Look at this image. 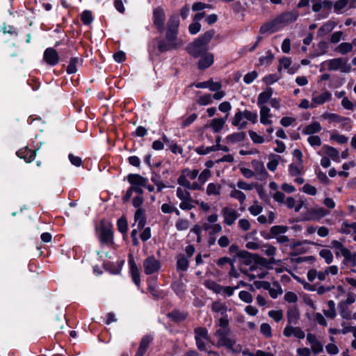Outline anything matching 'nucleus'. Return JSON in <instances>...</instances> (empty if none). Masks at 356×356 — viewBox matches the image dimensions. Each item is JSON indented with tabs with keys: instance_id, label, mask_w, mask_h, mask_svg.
Listing matches in <instances>:
<instances>
[{
	"instance_id": "7ed1b4c3",
	"label": "nucleus",
	"mask_w": 356,
	"mask_h": 356,
	"mask_svg": "<svg viewBox=\"0 0 356 356\" xmlns=\"http://www.w3.org/2000/svg\"><path fill=\"white\" fill-rule=\"evenodd\" d=\"M214 336L217 339L218 346H225L235 353H240L242 350L241 346L236 344L235 339L230 337L229 320L227 317L224 316L218 320V328Z\"/></svg>"
},
{
	"instance_id": "c756f323",
	"label": "nucleus",
	"mask_w": 356,
	"mask_h": 356,
	"mask_svg": "<svg viewBox=\"0 0 356 356\" xmlns=\"http://www.w3.org/2000/svg\"><path fill=\"white\" fill-rule=\"evenodd\" d=\"M272 95L273 90L271 88H268L266 91L261 92L257 98V105L259 108L262 106H266V104L270 101Z\"/></svg>"
},
{
	"instance_id": "4468645a",
	"label": "nucleus",
	"mask_w": 356,
	"mask_h": 356,
	"mask_svg": "<svg viewBox=\"0 0 356 356\" xmlns=\"http://www.w3.org/2000/svg\"><path fill=\"white\" fill-rule=\"evenodd\" d=\"M285 337H294L297 339H302L305 337V333L300 327L293 326V324H287L283 330Z\"/></svg>"
},
{
	"instance_id": "412c9836",
	"label": "nucleus",
	"mask_w": 356,
	"mask_h": 356,
	"mask_svg": "<svg viewBox=\"0 0 356 356\" xmlns=\"http://www.w3.org/2000/svg\"><path fill=\"white\" fill-rule=\"evenodd\" d=\"M331 247L335 250V254L337 256L341 254L345 259L347 257H350V251L347 249L344 245L339 241H332L331 243Z\"/></svg>"
},
{
	"instance_id": "6ab92c4d",
	"label": "nucleus",
	"mask_w": 356,
	"mask_h": 356,
	"mask_svg": "<svg viewBox=\"0 0 356 356\" xmlns=\"http://www.w3.org/2000/svg\"><path fill=\"white\" fill-rule=\"evenodd\" d=\"M139 206L135 212L134 221L139 229H143L146 223L145 210Z\"/></svg>"
},
{
	"instance_id": "c9c22d12",
	"label": "nucleus",
	"mask_w": 356,
	"mask_h": 356,
	"mask_svg": "<svg viewBox=\"0 0 356 356\" xmlns=\"http://www.w3.org/2000/svg\"><path fill=\"white\" fill-rule=\"evenodd\" d=\"M221 186L216 183H209L206 189V193L209 196H218L221 193Z\"/></svg>"
},
{
	"instance_id": "0eeeda50",
	"label": "nucleus",
	"mask_w": 356,
	"mask_h": 356,
	"mask_svg": "<svg viewBox=\"0 0 356 356\" xmlns=\"http://www.w3.org/2000/svg\"><path fill=\"white\" fill-rule=\"evenodd\" d=\"M177 35L166 33L165 40H157V48L160 53L177 49L183 45L184 42L177 38Z\"/></svg>"
},
{
	"instance_id": "f3484780",
	"label": "nucleus",
	"mask_w": 356,
	"mask_h": 356,
	"mask_svg": "<svg viewBox=\"0 0 356 356\" xmlns=\"http://www.w3.org/2000/svg\"><path fill=\"white\" fill-rule=\"evenodd\" d=\"M207 50L208 47H205L197 40L190 44L187 47L188 52L194 57H199L207 53Z\"/></svg>"
},
{
	"instance_id": "69168bd1",
	"label": "nucleus",
	"mask_w": 356,
	"mask_h": 356,
	"mask_svg": "<svg viewBox=\"0 0 356 356\" xmlns=\"http://www.w3.org/2000/svg\"><path fill=\"white\" fill-rule=\"evenodd\" d=\"M307 142L313 147H319L321 145V140L318 136L312 135L309 136L307 138Z\"/></svg>"
},
{
	"instance_id": "49530a36",
	"label": "nucleus",
	"mask_w": 356,
	"mask_h": 356,
	"mask_svg": "<svg viewBox=\"0 0 356 356\" xmlns=\"http://www.w3.org/2000/svg\"><path fill=\"white\" fill-rule=\"evenodd\" d=\"M334 51L342 55H345L351 52L353 49L351 47V44H350L349 42H342L335 48Z\"/></svg>"
},
{
	"instance_id": "ddd939ff",
	"label": "nucleus",
	"mask_w": 356,
	"mask_h": 356,
	"mask_svg": "<svg viewBox=\"0 0 356 356\" xmlns=\"http://www.w3.org/2000/svg\"><path fill=\"white\" fill-rule=\"evenodd\" d=\"M330 213V211L323 207H315L309 209L305 214V219L307 220H319Z\"/></svg>"
},
{
	"instance_id": "c85d7f7f",
	"label": "nucleus",
	"mask_w": 356,
	"mask_h": 356,
	"mask_svg": "<svg viewBox=\"0 0 356 356\" xmlns=\"http://www.w3.org/2000/svg\"><path fill=\"white\" fill-rule=\"evenodd\" d=\"M321 129V124L317 121H314L304 128L302 134L305 135H313L320 132Z\"/></svg>"
},
{
	"instance_id": "de8ad7c7",
	"label": "nucleus",
	"mask_w": 356,
	"mask_h": 356,
	"mask_svg": "<svg viewBox=\"0 0 356 356\" xmlns=\"http://www.w3.org/2000/svg\"><path fill=\"white\" fill-rule=\"evenodd\" d=\"M214 35L213 31H209L206 33H204L203 35H202L197 41L200 42L201 44L204 45L205 47H208L209 42L212 39L213 36Z\"/></svg>"
},
{
	"instance_id": "7c9ffc66",
	"label": "nucleus",
	"mask_w": 356,
	"mask_h": 356,
	"mask_svg": "<svg viewBox=\"0 0 356 356\" xmlns=\"http://www.w3.org/2000/svg\"><path fill=\"white\" fill-rule=\"evenodd\" d=\"M250 270L251 272H256V273H246L247 275L248 276V277L250 278V280H252L257 277L258 278H264L265 277L267 274H268V272L266 270H264L263 269H258L257 266L256 265H252L250 267Z\"/></svg>"
},
{
	"instance_id": "f03ea898",
	"label": "nucleus",
	"mask_w": 356,
	"mask_h": 356,
	"mask_svg": "<svg viewBox=\"0 0 356 356\" xmlns=\"http://www.w3.org/2000/svg\"><path fill=\"white\" fill-rule=\"evenodd\" d=\"M127 179L128 182L130 184V186L122 195V202L124 203H127L129 202L133 195V193H135L136 195L133 197V206L134 207L142 206L144 202V198L143 196V188L146 186V184L148 183V179L143 177L138 174H129Z\"/></svg>"
},
{
	"instance_id": "20e7f679",
	"label": "nucleus",
	"mask_w": 356,
	"mask_h": 356,
	"mask_svg": "<svg viewBox=\"0 0 356 356\" xmlns=\"http://www.w3.org/2000/svg\"><path fill=\"white\" fill-rule=\"evenodd\" d=\"M298 14L294 12L284 13L273 20L264 24L260 28L261 33L276 32L289 23L296 20Z\"/></svg>"
},
{
	"instance_id": "2f4dec72",
	"label": "nucleus",
	"mask_w": 356,
	"mask_h": 356,
	"mask_svg": "<svg viewBox=\"0 0 356 356\" xmlns=\"http://www.w3.org/2000/svg\"><path fill=\"white\" fill-rule=\"evenodd\" d=\"M355 0H339L334 5V12L337 13H339L341 10L346 8L348 4H350V8L355 7Z\"/></svg>"
},
{
	"instance_id": "4be33fe9",
	"label": "nucleus",
	"mask_w": 356,
	"mask_h": 356,
	"mask_svg": "<svg viewBox=\"0 0 356 356\" xmlns=\"http://www.w3.org/2000/svg\"><path fill=\"white\" fill-rule=\"evenodd\" d=\"M200 56L201 58L198 63L199 69H207L213 63L214 57L211 53H206Z\"/></svg>"
},
{
	"instance_id": "f8f14e48",
	"label": "nucleus",
	"mask_w": 356,
	"mask_h": 356,
	"mask_svg": "<svg viewBox=\"0 0 356 356\" xmlns=\"http://www.w3.org/2000/svg\"><path fill=\"white\" fill-rule=\"evenodd\" d=\"M144 271L147 275H151L158 272L161 268V262L154 256L147 257L143 264Z\"/></svg>"
},
{
	"instance_id": "72a5a7b5",
	"label": "nucleus",
	"mask_w": 356,
	"mask_h": 356,
	"mask_svg": "<svg viewBox=\"0 0 356 356\" xmlns=\"http://www.w3.org/2000/svg\"><path fill=\"white\" fill-rule=\"evenodd\" d=\"M303 169V162H293L289 166V174L293 177L302 174Z\"/></svg>"
},
{
	"instance_id": "6e6d98bb",
	"label": "nucleus",
	"mask_w": 356,
	"mask_h": 356,
	"mask_svg": "<svg viewBox=\"0 0 356 356\" xmlns=\"http://www.w3.org/2000/svg\"><path fill=\"white\" fill-rule=\"evenodd\" d=\"M212 102V96L209 94L202 95L197 100V103L200 106H207Z\"/></svg>"
},
{
	"instance_id": "09e8293b",
	"label": "nucleus",
	"mask_w": 356,
	"mask_h": 356,
	"mask_svg": "<svg viewBox=\"0 0 356 356\" xmlns=\"http://www.w3.org/2000/svg\"><path fill=\"white\" fill-rule=\"evenodd\" d=\"M319 255L323 258L327 264H330L333 261L334 257L332 252L327 249H322L319 252Z\"/></svg>"
},
{
	"instance_id": "4d7b16f0",
	"label": "nucleus",
	"mask_w": 356,
	"mask_h": 356,
	"mask_svg": "<svg viewBox=\"0 0 356 356\" xmlns=\"http://www.w3.org/2000/svg\"><path fill=\"white\" fill-rule=\"evenodd\" d=\"M329 3L326 1L313 0L312 10L314 12H318L323 7H328Z\"/></svg>"
},
{
	"instance_id": "ea45409f",
	"label": "nucleus",
	"mask_w": 356,
	"mask_h": 356,
	"mask_svg": "<svg viewBox=\"0 0 356 356\" xmlns=\"http://www.w3.org/2000/svg\"><path fill=\"white\" fill-rule=\"evenodd\" d=\"M245 138V134L244 132H236L228 135L226 137V140L229 143H236L243 141Z\"/></svg>"
},
{
	"instance_id": "a211bd4d",
	"label": "nucleus",
	"mask_w": 356,
	"mask_h": 356,
	"mask_svg": "<svg viewBox=\"0 0 356 356\" xmlns=\"http://www.w3.org/2000/svg\"><path fill=\"white\" fill-rule=\"evenodd\" d=\"M259 120L265 126L273 124V115L270 108L267 106H262L259 108Z\"/></svg>"
},
{
	"instance_id": "bb28decb",
	"label": "nucleus",
	"mask_w": 356,
	"mask_h": 356,
	"mask_svg": "<svg viewBox=\"0 0 356 356\" xmlns=\"http://www.w3.org/2000/svg\"><path fill=\"white\" fill-rule=\"evenodd\" d=\"M17 155L21 158L24 159L26 163L31 162L35 156V152L30 149L24 148L21 149L17 152Z\"/></svg>"
},
{
	"instance_id": "0e129e2a",
	"label": "nucleus",
	"mask_w": 356,
	"mask_h": 356,
	"mask_svg": "<svg viewBox=\"0 0 356 356\" xmlns=\"http://www.w3.org/2000/svg\"><path fill=\"white\" fill-rule=\"evenodd\" d=\"M268 314L276 322H280L283 318V312L282 310H270Z\"/></svg>"
},
{
	"instance_id": "5fc2aeb1",
	"label": "nucleus",
	"mask_w": 356,
	"mask_h": 356,
	"mask_svg": "<svg viewBox=\"0 0 356 356\" xmlns=\"http://www.w3.org/2000/svg\"><path fill=\"white\" fill-rule=\"evenodd\" d=\"M79 64L78 58H72L67 67V72L68 74H74L77 71V65Z\"/></svg>"
},
{
	"instance_id": "3c124183",
	"label": "nucleus",
	"mask_w": 356,
	"mask_h": 356,
	"mask_svg": "<svg viewBox=\"0 0 356 356\" xmlns=\"http://www.w3.org/2000/svg\"><path fill=\"white\" fill-rule=\"evenodd\" d=\"M238 189L243 191H252L256 186L254 183H248L243 180H238L235 185Z\"/></svg>"
},
{
	"instance_id": "dca6fc26",
	"label": "nucleus",
	"mask_w": 356,
	"mask_h": 356,
	"mask_svg": "<svg viewBox=\"0 0 356 356\" xmlns=\"http://www.w3.org/2000/svg\"><path fill=\"white\" fill-rule=\"evenodd\" d=\"M221 214L223 217L224 223L229 226L234 224L238 218L237 211L229 207H224L221 211Z\"/></svg>"
},
{
	"instance_id": "052dcab7",
	"label": "nucleus",
	"mask_w": 356,
	"mask_h": 356,
	"mask_svg": "<svg viewBox=\"0 0 356 356\" xmlns=\"http://www.w3.org/2000/svg\"><path fill=\"white\" fill-rule=\"evenodd\" d=\"M261 333L267 338L272 337L271 327L268 323H264L260 326Z\"/></svg>"
},
{
	"instance_id": "f704fd0d",
	"label": "nucleus",
	"mask_w": 356,
	"mask_h": 356,
	"mask_svg": "<svg viewBox=\"0 0 356 356\" xmlns=\"http://www.w3.org/2000/svg\"><path fill=\"white\" fill-rule=\"evenodd\" d=\"M327 305L328 308L323 309V314L327 318L334 319L337 316L335 302L332 300H330Z\"/></svg>"
},
{
	"instance_id": "39448f33",
	"label": "nucleus",
	"mask_w": 356,
	"mask_h": 356,
	"mask_svg": "<svg viewBox=\"0 0 356 356\" xmlns=\"http://www.w3.org/2000/svg\"><path fill=\"white\" fill-rule=\"evenodd\" d=\"M252 124H256L258 121V115L256 111H250L249 110L238 111L234 114L232 124L238 129H243L248 125V122Z\"/></svg>"
},
{
	"instance_id": "338daca9",
	"label": "nucleus",
	"mask_w": 356,
	"mask_h": 356,
	"mask_svg": "<svg viewBox=\"0 0 356 356\" xmlns=\"http://www.w3.org/2000/svg\"><path fill=\"white\" fill-rule=\"evenodd\" d=\"M211 309L214 312L225 313L226 312V307L220 302L216 301L213 302Z\"/></svg>"
},
{
	"instance_id": "5701e85b",
	"label": "nucleus",
	"mask_w": 356,
	"mask_h": 356,
	"mask_svg": "<svg viewBox=\"0 0 356 356\" xmlns=\"http://www.w3.org/2000/svg\"><path fill=\"white\" fill-rule=\"evenodd\" d=\"M179 19L177 15H172L167 24V32L169 34L177 35Z\"/></svg>"
},
{
	"instance_id": "4c0bfd02",
	"label": "nucleus",
	"mask_w": 356,
	"mask_h": 356,
	"mask_svg": "<svg viewBox=\"0 0 356 356\" xmlns=\"http://www.w3.org/2000/svg\"><path fill=\"white\" fill-rule=\"evenodd\" d=\"M280 161V156L274 154H271L268 156V162L267 163V168L274 172L277 168V165Z\"/></svg>"
},
{
	"instance_id": "393cba45",
	"label": "nucleus",
	"mask_w": 356,
	"mask_h": 356,
	"mask_svg": "<svg viewBox=\"0 0 356 356\" xmlns=\"http://www.w3.org/2000/svg\"><path fill=\"white\" fill-rule=\"evenodd\" d=\"M227 119V115L224 118H214L209 122L208 127L211 128L215 133H218L223 129Z\"/></svg>"
},
{
	"instance_id": "13d9d810",
	"label": "nucleus",
	"mask_w": 356,
	"mask_h": 356,
	"mask_svg": "<svg viewBox=\"0 0 356 356\" xmlns=\"http://www.w3.org/2000/svg\"><path fill=\"white\" fill-rule=\"evenodd\" d=\"M238 297L241 300L245 303H251L253 301L252 294L246 291H241L238 293Z\"/></svg>"
},
{
	"instance_id": "cd10ccee",
	"label": "nucleus",
	"mask_w": 356,
	"mask_h": 356,
	"mask_svg": "<svg viewBox=\"0 0 356 356\" xmlns=\"http://www.w3.org/2000/svg\"><path fill=\"white\" fill-rule=\"evenodd\" d=\"M152 341V337L150 335H146L143 337L138 350L136 354V356H143L145 353L147 348Z\"/></svg>"
},
{
	"instance_id": "1a4fd4ad",
	"label": "nucleus",
	"mask_w": 356,
	"mask_h": 356,
	"mask_svg": "<svg viewBox=\"0 0 356 356\" xmlns=\"http://www.w3.org/2000/svg\"><path fill=\"white\" fill-rule=\"evenodd\" d=\"M327 68L330 70H339L343 73H348L351 71V66L347 61L342 58L330 59L326 61Z\"/></svg>"
},
{
	"instance_id": "2eb2a0df",
	"label": "nucleus",
	"mask_w": 356,
	"mask_h": 356,
	"mask_svg": "<svg viewBox=\"0 0 356 356\" xmlns=\"http://www.w3.org/2000/svg\"><path fill=\"white\" fill-rule=\"evenodd\" d=\"M165 15L163 8L157 7L153 10V23L159 32L164 31Z\"/></svg>"
},
{
	"instance_id": "a18cd8bd",
	"label": "nucleus",
	"mask_w": 356,
	"mask_h": 356,
	"mask_svg": "<svg viewBox=\"0 0 356 356\" xmlns=\"http://www.w3.org/2000/svg\"><path fill=\"white\" fill-rule=\"evenodd\" d=\"M288 231V227L284 225H275L270 229V233L273 237L282 235Z\"/></svg>"
},
{
	"instance_id": "603ef678",
	"label": "nucleus",
	"mask_w": 356,
	"mask_h": 356,
	"mask_svg": "<svg viewBox=\"0 0 356 356\" xmlns=\"http://www.w3.org/2000/svg\"><path fill=\"white\" fill-rule=\"evenodd\" d=\"M188 267V261L184 256H179L177 258V268L179 270L184 271Z\"/></svg>"
},
{
	"instance_id": "c03bdc74",
	"label": "nucleus",
	"mask_w": 356,
	"mask_h": 356,
	"mask_svg": "<svg viewBox=\"0 0 356 356\" xmlns=\"http://www.w3.org/2000/svg\"><path fill=\"white\" fill-rule=\"evenodd\" d=\"M287 321L288 324H296L300 315L296 309H291L287 312Z\"/></svg>"
},
{
	"instance_id": "bf43d9fd",
	"label": "nucleus",
	"mask_w": 356,
	"mask_h": 356,
	"mask_svg": "<svg viewBox=\"0 0 356 356\" xmlns=\"http://www.w3.org/2000/svg\"><path fill=\"white\" fill-rule=\"evenodd\" d=\"M204 285L207 289L212 290L216 293H220L221 286L215 282L208 280L204 282Z\"/></svg>"
},
{
	"instance_id": "79ce46f5",
	"label": "nucleus",
	"mask_w": 356,
	"mask_h": 356,
	"mask_svg": "<svg viewBox=\"0 0 356 356\" xmlns=\"http://www.w3.org/2000/svg\"><path fill=\"white\" fill-rule=\"evenodd\" d=\"M321 118L327 120L330 124H337L340 119V115L336 113L325 112L321 115Z\"/></svg>"
},
{
	"instance_id": "58836bf2",
	"label": "nucleus",
	"mask_w": 356,
	"mask_h": 356,
	"mask_svg": "<svg viewBox=\"0 0 356 356\" xmlns=\"http://www.w3.org/2000/svg\"><path fill=\"white\" fill-rule=\"evenodd\" d=\"M268 291L270 297L274 299L277 298L283 292L280 284L277 282H273L272 286L270 284Z\"/></svg>"
},
{
	"instance_id": "423d86ee",
	"label": "nucleus",
	"mask_w": 356,
	"mask_h": 356,
	"mask_svg": "<svg viewBox=\"0 0 356 356\" xmlns=\"http://www.w3.org/2000/svg\"><path fill=\"white\" fill-rule=\"evenodd\" d=\"M355 301L356 294L348 291L346 294V298L338 302L339 313L343 319L356 320V312H352L350 309V306Z\"/></svg>"
},
{
	"instance_id": "774afa93",
	"label": "nucleus",
	"mask_w": 356,
	"mask_h": 356,
	"mask_svg": "<svg viewBox=\"0 0 356 356\" xmlns=\"http://www.w3.org/2000/svg\"><path fill=\"white\" fill-rule=\"evenodd\" d=\"M249 135H250L251 140L254 143L261 144L265 142V139H264V136L258 134L255 131H250Z\"/></svg>"
},
{
	"instance_id": "9b49d317",
	"label": "nucleus",
	"mask_w": 356,
	"mask_h": 356,
	"mask_svg": "<svg viewBox=\"0 0 356 356\" xmlns=\"http://www.w3.org/2000/svg\"><path fill=\"white\" fill-rule=\"evenodd\" d=\"M332 93L327 90H323L320 93L314 92L312 95V108H316L330 102L332 99Z\"/></svg>"
},
{
	"instance_id": "a19ab883",
	"label": "nucleus",
	"mask_w": 356,
	"mask_h": 356,
	"mask_svg": "<svg viewBox=\"0 0 356 356\" xmlns=\"http://www.w3.org/2000/svg\"><path fill=\"white\" fill-rule=\"evenodd\" d=\"M336 24L334 22L329 21L324 24L318 30V35L319 36H323L327 33L331 32L335 27Z\"/></svg>"
},
{
	"instance_id": "6e6552de",
	"label": "nucleus",
	"mask_w": 356,
	"mask_h": 356,
	"mask_svg": "<svg viewBox=\"0 0 356 356\" xmlns=\"http://www.w3.org/2000/svg\"><path fill=\"white\" fill-rule=\"evenodd\" d=\"M112 224L106 220H102L98 228L99 237L102 243L111 245L113 243Z\"/></svg>"
},
{
	"instance_id": "b1692460",
	"label": "nucleus",
	"mask_w": 356,
	"mask_h": 356,
	"mask_svg": "<svg viewBox=\"0 0 356 356\" xmlns=\"http://www.w3.org/2000/svg\"><path fill=\"white\" fill-rule=\"evenodd\" d=\"M229 187L231 188L229 196L233 199L237 200L241 205L243 204L246 200L245 193L236 188L235 185H229Z\"/></svg>"
},
{
	"instance_id": "f257e3e1",
	"label": "nucleus",
	"mask_w": 356,
	"mask_h": 356,
	"mask_svg": "<svg viewBox=\"0 0 356 356\" xmlns=\"http://www.w3.org/2000/svg\"><path fill=\"white\" fill-rule=\"evenodd\" d=\"M211 176V172L209 169L200 173L197 169L184 168L177 178V184L190 191H202Z\"/></svg>"
},
{
	"instance_id": "680f3d73",
	"label": "nucleus",
	"mask_w": 356,
	"mask_h": 356,
	"mask_svg": "<svg viewBox=\"0 0 356 356\" xmlns=\"http://www.w3.org/2000/svg\"><path fill=\"white\" fill-rule=\"evenodd\" d=\"M197 115L195 113H193L186 118H183L181 127L182 128H186V127H188L197 119Z\"/></svg>"
},
{
	"instance_id": "9d476101",
	"label": "nucleus",
	"mask_w": 356,
	"mask_h": 356,
	"mask_svg": "<svg viewBox=\"0 0 356 356\" xmlns=\"http://www.w3.org/2000/svg\"><path fill=\"white\" fill-rule=\"evenodd\" d=\"M195 340L197 348L201 350L207 351L208 350L209 339L208 331L203 327H197L195 330Z\"/></svg>"
},
{
	"instance_id": "37998d69",
	"label": "nucleus",
	"mask_w": 356,
	"mask_h": 356,
	"mask_svg": "<svg viewBox=\"0 0 356 356\" xmlns=\"http://www.w3.org/2000/svg\"><path fill=\"white\" fill-rule=\"evenodd\" d=\"M252 166L255 170V172L262 177H266L268 175V173L265 169L264 165L263 163L254 161H252Z\"/></svg>"
},
{
	"instance_id": "864d4df0",
	"label": "nucleus",
	"mask_w": 356,
	"mask_h": 356,
	"mask_svg": "<svg viewBox=\"0 0 356 356\" xmlns=\"http://www.w3.org/2000/svg\"><path fill=\"white\" fill-rule=\"evenodd\" d=\"M337 124L343 129L350 130L351 129V120L348 118L340 115V119H339V121Z\"/></svg>"
},
{
	"instance_id": "e433bc0d",
	"label": "nucleus",
	"mask_w": 356,
	"mask_h": 356,
	"mask_svg": "<svg viewBox=\"0 0 356 356\" xmlns=\"http://www.w3.org/2000/svg\"><path fill=\"white\" fill-rule=\"evenodd\" d=\"M323 149L324 150L325 154L327 156L330 157L333 161L337 162L340 161L339 152L337 149L328 145H324Z\"/></svg>"
},
{
	"instance_id": "8fccbe9b",
	"label": "nucleus",
	"mask_w": 356,
	"mask_h": 356,
	"mask_svg": "<svg viewBox=\"0 0 356 356\" xmlns=\"http://www.w3.org/2000/svg\"><path fill=\"white\" fill-rule=\"evenodd\" d=\"M248 211L251 215L256 216L262 212L263 207L257 200H255L254 201L253 204L248 208Z\"/></svg>"
},
{
	"instance_id": "aec40b11",
	"label": "nucleus",
	"mask_w": 356,
	"mask_h": 356,
	"mask_svg": "<svg viewBox=\"0 0 356 356\" xmlns=\"http://www.w3.org/2000/svg\"><path fill=\"white\" fill-rule=\"evenodd\" d=\"M44 60L47 63L50 65H55L58 62V55L55 49L53 48H47L43 56Z\"/></svg>"
},
{
	"instance_id": "e2e57ef3",
	"label": "nucleus",
	"mask_w": 356,
	"mask_h": 356,
	"mask_svg": "<svg viewBox=\"0 0 356 356\" xmlns=\"http://www.w3.org/2000/svg\"><path fill=\"white\" fill-rule=\"evenodd\" d=\"M189 221L186 219L179 218L175 224V227L179 231H184L189 227Z\"/></svg>"
},
{
	"instance_id": "a878e982",
	"label": "nucleus",
	"mask_w": 356,
	"mask_h": 356,
	"mask_svg": "<svg viewBox=\"0 0 356 356\" xmlns=\"http://www.w3.org/2000/svg\"><path fill=\"white\" fill-rule=\"evenodd\" d=\"M180 200L179 208L181 210L189 211L195 208V200L192 198L191 195L178 198Z\"/></svg>"
},
{
	"instance_id": "473e14b6",
	"label": "nucleus",
	"mask_w": 356,
	"mask_h": 356,
	"mask_svg": "<svg viewBox=\"0 0 356 356\" xmlns=\"http://www.w3.org/2000/svg\"><path fill=\"white\" fill-rule=\"evenodd\" d=\"M129 264L130 266V272L131 274L132 280L136 285H139L140 281L139 270L134 259H130L129 261Z\"/></svg>"
}]
</instances>
